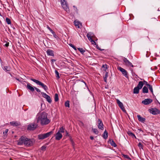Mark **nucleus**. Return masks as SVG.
<instances>
[{"mask_svg": "<svg viewBox=\"0 0 160 160\" xmlns=\"http://www.w3.org/2000/svg\"><path fill=\"white\" fill-rule=\"evenodd\" d=\"M138 146L140 148H143V146L141 142H139L138 145Z\"/></svg>", "mask_w": 160, "mask_h": 160, "instance_id": "nucleus-41", "label": "nucleus"}, {"mask_svg": "<svg viewBox=\"0 0 160 160\" xmlns=\"http://www.w3.org/2000/svg\"><path fill=\"white\" fill-rule=\"evenodd\" d=\"M108 134L106 130H105L102 135L103 138L105 139H107L108 137Z\"/></svg>", "mask_w": 160, "mask_h": 160, "instance_id": "nucleus-20", "label": "nucleus"}, {"mask_svg": "<svg viewBox=\"0 0 160 160\" xmlns=\"http://www.w3.org/2000/svg\"><path fill=\"white\" fill-rule=\"evenodd\" d=\"M30 80L35 82L37 84L41 86L45 91H46L48 89L47 87L39 81L32 78H31Z\"/></svg>", "mask_w": 160, "mask_h": 160, "instance_id": "nucleus-3", "label": "nucleus"}, {"mask_svg": "<svg viewBox=\"0 0 160 160\" xmlns=\"http://www.w3.org/2000/svg\"><path fill=\"white\" fill-rule=\"evenodd\" d=\"M46 147L45 146H42L41 148V149L42 150H45Z\"/></svg>", "mask_w": 160, "mask_h": 160, "instance_id": "nucleus-43", "label": "nucleus"}, {"mask_svg": "<svg viewBox=\"0 0 160 160\" xmlns=\"http://www.w3.org/2000/svg\"><path fill=\"white\" fill-rule=\"evenodd\" d=\"M95 38H96V37L95 36L94 34L93 36L92 37V39H95Z\"/></svg>", "mask_w": 160, "mask_h": 160, "instance_id": "nucleus-51", "label": "nucleus"}, {"mask_svg": "<svg viewBox=\"0 0 160 160\" xmlns=\"http://www.w3.org/2000/svg\"><path fill=\"white\" fill-rule=\"evenodd\" d=\"M143 83L144 84H146L147 87L148 86V85H150L149 84H148V82H147L144 80Z\"/></svg>", "mask_w": 160, "mask_h": 160, "instance_id": "nucleus-48", "label": "nucleus"}, {"mask_svg": "<svg viewBox=\"0 0 160 160\" xmlns=\"http://www.w3.org/2000/svg\"><path fill=\"white\" fill-rule=\"evenodd\" d=\"M92 42V44L93 45H96V43L95 42L94 40H93L92 39H91V40H90Z\"/></svg>", "mask_w": 160, "mask_h": 160, "instance_id": "nucleus-44", "label": "nucleus"}, {"mask_svg": "<svg viewBox=\"0 0 160 160\" xmlns=\"http://www.w3.org/2000/svg\"><path fill=\"white\" fill-rule=\"evenodd\" d=\"M123 61L126 66L128 67L131 66L132 67H133L132 63L126 58H124L123 59Z\"/></svg>", "mask_w": 160, "mask_h": 160, "instance_id": "nucleus-8", "label": "nucleus"}, {"mask_svg": "<svg viewBox=\"0 0 160 160\" xmlns=\"http://www.w3.org/2000/svg\"><path fill=\"white\" fill-rule=\"evenodd\" d=\"M54 100L55 102H57L58 100V95L57 93H56L55 95Z\"/></svg>", "mask_w": 160, "mask_h": 160, "instance_id": "nucleus-31", "label": "nucleus"}, {"mask_svg": "<svg viewBox=\"0 0 160 160\" xmlns=\"http://www.w3.org/2000/svg\"><path fill=\"white\" fill-rule=\"evenodd\" d=\"M150 112L152 114L155 115L159 114L160 111L156 108H152L149 109Z\"/></svg>", "mask_w": 160, "mask_h": 160, "instance_id": "nucleus-6", "label": "nucleus"}, {"mask_svg": "<svg viewBox=\"0 0 160 160\" xmlns=\"http://www.w3.org/2000/svg\"><path fill=\"white\" fill-rule=\"evenodd\" d=\"M55 73L56 74V77H57L58 78H59L60 77L59 76V72H58L57 70H55Z\"/></svg>", "mask_w": 160, "mask_h": 160, "instance_id": "nucleus-38", "label": "nucleus"}, {"mask_svg": "<svg viewBox=\"0 0 160 160\" xmlns=\"http://www.w3.org/2000/svg\"><path fill=\"white\" fill-rule=\"evenodd\" d=\"M62 135L59 132H57L55 135V139L56 140H59L62 138Z\"/></svg>", "mask_w": 160, "mask_h": 160, "instance_id": "nucleus-14", "label": "nucleus"}, {"mask_svg": "<svg viewBox=\"0 0 160 160\" xmlns=\"http://www.w3.org/2000/svg\"><path fill=\"white\" fill-rule=\"evenodd\" d=\"M52 133V131H50L45 134H39L38 135V138L39 139H43L49 137Z\"/></svg>", "mask_w": 160, "mask_h": 160, "instance_id": "nucleus-4", "label": "nucleus"}, {"mask_svg": "<svg viewBox=\"0 0 160 160\" xmlns=\"http://www.w3.org/2000/svg\"><path fill=\"white\" fill-rule=\"evenodd\" d=\"M123 157L124 158H125L128 159H130V157L127 155H125V154H123Z\"/></svg>", "mask_w": 160, "mask_h": 160, "instance_id": "nucleus-40", "label": "nucleus"}, {"mask_svg": "<svg viewBox=\"0 0 160 160\" xmlns=\"http://www.w3.org/2000/svg\"><path fill=\"white\" fill-rule=\"evenodd\" d=\"M78 49L82 54L85 52V50L83 49L82 48H78Z\"/></svg>", "mask_w": 160, "mask_h": 160, "instance_id": "nucleus-33", "label": "nucleus"}, {"mask_svg": "<svg viewBox=\"0 0 160 160\" xmlns=\"http://www.w3.org/2000/svg\"><path fill=\"white\" fill-rule=\"evenodd\" d=\"M148 88L152 92V93L153 94V91L152 86L150 85H148Z\"/></svg>", "mask_w": 160, "mask_h": 160, "instance_id": "nucleus-30", "label": "nucleus"}, {"mask_svg": "<svg viewBox=\"0 0 160 160\" xmlns=\"http://www.w3.org/2000/svg\"><path fill=\"white\" fill-rule=\"evenodd\" d=\"M10 160H12V159L10 158Z\"/></svg>", "mask_w": 160, "mask_h": 160, "instance_id": "nucleus-57", "label": "nucleus"}, {"mask_svg": "<svg viewBox=\"0 0 160 160\" xmlns=\"http://www.w3.org/2000/svg\"><path fill=\"white\" fill-rule=\"evenodd\" d=\"M34 142L33 139L22 136L18 140V144L19 145H22L23 144L26 146H30L33 145Z\"/></svg>", "mask_w": 160, "mask_h": 160, "instance_id": "nucleus-2", "label": "nucleus"}, {"mask_svg": "<svg viewBox=\"0 0 160 160\" xmlns=\"http://www.w3.org/2000/svg\"><path fill=\"white\" fill-rule=\"evenodd\" d=\"M51 61L52 62H55V59H52Z\"/></svg>", "mask_w": 160, "mask_h": 160, "instance_id": "nucleus-53", "label": "nucleus"}, {"mask_svg": "<svg viewBox=\"0 0 160 160\" xmlns=\"http://www.w3.org/2000/svg\"><path fill=\"white\" fill-rule=\"evenodd\" d=\"M34 89H35L38 92H41V91L38 88H36V87H34Z\"/></svg>", "mask_w": 160, "mask_h": 160, "instance_id": "nucleus-47", "label": "nucleus"}, {"mask_svg": "<svg viewBox=\"0 0 160 160\" xmlns=\"http://www.w3.org/2000/svg\"><path fill=\"white\" fill-rule=\"evenodd\" d=\"M41 94L42 96L45 98H46L48 96V95H47L46 93L43 92H42Z\"/></svg>", "mask_w": 160, "mask_h": 160, "instance_id": "nucleus-36", "label": "nucleus"}, {"mask_svg": "<svg viewBox=\"0 0 160 160\" xmlns=\"http://www.w3.org/2000/svg\"><path fill=\"white\" fill-rule=\"evenodd\" d=\"M61 4L63 8L67 12L69 11V8L65 0H61Z\"/></svg>", "mask_w": 160, "mask_h": 160, "instance_id": "nucleus-5", "label": "nucleus"}, {"mask_svg": "<svg viewBox=\"0 0 160 160\" xmlns=\"http://www.w3.org/2000/svg\"><path fill=\"white\" fill-rule=\"evenodd\" d=\"M8 129H6L5 131L3 132V133L4 134H6L8 132Z\"/></svg>", "mask_w": 160, "mask_h": 160, "instance_id": "nucleus-46", "label": "nucleus"}, {"mask_svg": "<svg viewBox=\"0 0 160 160\" xmlns=\"http://www.w3.org/2000/svg\"><path fill=\"white\" fill-rule=\"evenodd\" d=\"M47 28L50 31L52 34H53L54 33V32H53V31L48 26H47Z\"/></svg>", "mask_w": 160, "mask_h": 160, "instance_id": "nucleus-39", "label": "nucleus"}, {"mask_svg": "<svg viewBox=\"0 0 160 160\" xmlns=\"http://www.w3.org/2000/svg\"><path fill=\"white\" fill-rule=\"evenodd\" d=\"M128 134L129 135L132 136V137H133L136 138V137H135V135H134V134L133 133H132V132H128Z\"/></svg>", "mask_w": 160, "mask_h": 160, "instance_id": "nucleus-37", "label": "nucleus"}, {"mask_svg": "<svg viewBox=\"0 0 160 160\" xmlns=\"http://www.w3.org/2000/svg\"><path fill=\"white\" fill-rule=\"evenodd\" d=\"M92 130L96 134H98L99 133V132L98 130L96 128H93L92 129Z\"/></svg>", "mask_w": 160, "mask_h": 160, "instance_id": "nucleus-29", "label": "nucleus"}, {"mask_svg": "<svg viewBox=\"0 0 160 160\" xmlns=\"http://www.w3.org/2000/svg\"><path fill=\"white\" fill-rule=\"evenodd\" d=\"M69 134L67 131H66L65 136H69Z\"/></svg>", "mask_w": 160, "mask_h": 160, "instance_id": "nucleus-49", "label": "nucleus"}, {"mask_svg": "<svg viewBox=\"0 0 160 160\" xmlns=\"http://www.w3.org/2000/svg\"><path fill=\"white\" fill-rule=\"evenodd\" d=\"M47 53L48 55L54 56L53 51L50 50H48L47 51Z\"/></svg>", "mask_w": 160, "mask_h": 160, "instance_id": "nucleus-19", "label": "nucleus"}, {"mask_svg": "<svg viewBox=\"0 0 160 160\" xmlns=\"http://www.w3.org/2000/svg\"><path fill=\"white\" fill-rule=\"evenodd\" d=\"M37 127V125L34 123L30 124L28 125V129L29 130H33L36 128Z\"/></svg>", "mask_w": 160, "mask_h": 160, "instance_id": "nucleus-11", "label": "nucleus"}, {"mask_svg": "<svg viewBox=\"0 0 160 160\" xmlns=\"http://www.w3.org/2000/svg\"><path fill=\"white\" fill-rule=\"evenodd\" d=\"M108 72H106L105 73L104 76L103 77L104 81L105 82H107V78L108 77Z\"/></svg>", "mask_w": 160, "mask_h": 160, "instance_id": "nucleus-23", "label": "nucleus"}, {"mask_svg": "<svg viewBox=\"0 0 160 160\" xmlns=\"http://www.w3.org/2000/svg\"><path fill=\"white\" fill-rule=\"evenodd\" d=\"M37 121L38 123L40 122L42 125H47L50 122V120L47 118V114L44 112L37 114Z\"/></svg>", "mask_w": 160, "mask_h": 160, "instance_id": "nucleus-1", "label": "nucleus"}, {"mask_svg": "<svg viewBox=\"0 0 160 160\" xmlns=\"http://www.w3.org/2000/svg\"><path fill=\"white\" fill-rule=\"evenodd\" d=\"M144 83L142 81H140L138 83L137 86V88H138L140 89H141Z\"/></svg>", "mask_w": 160, "mask_h": 160, "instance_id": "nucleus-18", "label": "nucleus"}, {"mask_svg": "<svg viewBox=\"0 0 160 160\" xmlns=\"http://www.w3.org/2000/svg\"><path fill=\"white\" fill-rule=\"evenodd\" d=\"M137 118L138 120L142 122H144L145 120V118L141 117L140 115H138Z\"/></svg>", "mask_w": 160, "mask_h": 160, "instance_id": "nucleus-17", "label": "nucleus"}, {"mask_svg": "<svg viewBox=\"0 0 160 160\" xmlns=\"http://www.w3.org/2000/svg\"><path fill=\"white\" fill-rule=\"evenodd\" d=\"M6 21L7 23L8 24H10L11 23V20L8 18H6Z\"/></svg>", "mask_w": 160, "mask_h": 160, "instance_id": "nucleus-35", "label": "nucleus"}, {"mask_svg": "<svg viewBox=\"0 0 160 160\" xmlns=\"http://www.w3.org/2000/svg\"><path fill=\"white\" fill-rule=\"evenodd\" d=\"M73 7L75 8V9H76L75 10L76 11H77V8L76 7H75V6H73Z\"/></svg>", "mask_w": 160, "mask_h": 160, "instance_id": "nucleus-54", "label": "nucleus"}, {"mask_svg": "<svg viewBox=\"0 0 160 160\" xmlns=\"http://www.w3.org/2000/svg\"><path fill=\"white\" fill-rule=\"evenodd\" d=\"M98 127L99 129L101 130H103L104 129L103 125L102 120L100 119H98Z\"/></svg>", "mask_w": 160, "mask_h": 160, "instance_id": "nucleus-12", "label": "nucleus"}, {"mask_svg": "<svg viewBox=\"0 0 160 160\" xmlns=\"http://www.w3.org/2000/svg\"><path fill=\"white\" fill-rule=\"evenodd\" d=\"M47 101L49 103H51L52 102V100L49 96H48L46 98Z\"/></svg>", "mask_w": 160, "mask_h": 160, "instance_id": "nucleus-32", "label": "nucleus"}, {"mask_svg": "<svg viewBox=\"0 0 160 160\" xmlns=\"http://www.w3.org/2000/svg\"><path fill=\"white\" fill-rule=\"evenodd\" d=\"M140 89L137 87H135L133 89V93L135 94H138L139 92Z\"/></svg>", "mask_w": 160, "mask_h": 160, "instance_id": "nucleus-22", "label": "nucleus"}, {"mask_svg": "<svg viewBox=\"0 0 160 160\" xmlns=\"http://www.w3.org/2000/svg\"><path fill=\"white\" fill-rule=\"evenodd\" d=\"M74 24L76 27L78 28H80L82 26L81 23L76 20L74 21Z\"/></svg>", "mask_w": 160, "mask_h": 160, "instance_id": "nucleus-13", "label": "nucleus"}, {"mask_svg": "<svg viewBox=\"0 0 160 160\" xmlns=\"http://www.w3.org/2000/svg\"><path fill=\"white\" fill-rule=\"evenodd\" d=\"M65 105L66 107H69V103L68 101H67L65 102Z\"/></svg>", "mask_w": 160, "mask_h": 160, "instance_id": "nucleus-34", "label": "nucleus"}, {"mask_svg": "<svg viewBox=\"0 0 160 160\" xmlns=\"http://www.w3.org/2000/svg\"><path fill=\"white\" fill-rule=\"evenodd\" d=\"M117 102L120 108L122 110V111L124 112H126V110L125 109V108H124V107L122 103L118 99L117 100Z\"/></svg>", "mask_w": 160, "mask_h": 160, "instance_id": "nucleus-10", "label": "nucleus"}, {"mask_svg": "<svg viewBox=\"0 0 160 160\" xmlns=\"http://www.w3.org/2000/svg\"><path fill=\"white\" fill-rule=\"evenodd\" d=\"M3 69L6 71H9L10 70V68L8 66H4Z\"/></svg>", "mask_w": 160, "mask_h": 160, "instance_id": "nucleus-26", "label": "nucleus"}, {"mask_svg": "<svg viewBox=\"0 0 160 160\" xmlns=\"http://www.w3.org/2000/svg\"><path fill=\"white\" fill-rule=\"evenodd\" d=\"M117 69L118 70L121 71L122 74H123L126 78H128L127 72L125 69L122 68L121 67H118L117 68Z\"/></svg>", "mask_w": 160, "mask_h": 160, "instance_id": "nucleus-7", "label": "nucleus"}, {"mask_svg": "<svg viewBox=\"0 0 160 160\" xmlns=\"http://www.w3.org/2000/svg\"><path fill=\"white\" fill-rule=\"evenodd\" d=\"M27 88L32 92H33L34 91V87H32L31 84L29 83L27 84Z\"/></svg>", "mask_w": 160, "mask_h": 160, "instance_id": "nucleus-15", "label": "nucleus"}, {"mask_svg": "<svg viewBox=\"0 0 160 160\" xmlns=\"http://www.w3.org/2000/svg\"><path fill=\"white\" fill-rule=\"evenodd\" d=\"M78 124H79V126L81 127L84 126L83 123L81 121H79Z\"/></svg>", "mask_w": 160, "mask_h": 160, "instance_id": "nucleus-42", "label": "nucleus"}, {"mask_svg": "<svg viewBox=\"0 0 160 160\" xmlns=\"http://www.w3.org/2000/svg\"><path fill=\"white\" fill-rule=\"evenodd\" d=\"M97 48L99 49V50H100V48H99V47H97Z\"/></svg>", "mask_w": 160, "mask_h": 160, "instance_id": "nucleus-55", "label": "nucleus"}, {"mask_svg": "<svg viewBox=\"0 0 160 160\" xmlns=\"http://www.w3.org/2000/svg\"><path fill=\"white\" fill-rule=\"evenodd\" d=\"M11 125L14 126H18L19 125V124L16 122H10Z\"/></svg>", "mask_w": 160, "mask_h": 160, "instance_id": "nucleus-24", "label": "nucleus"}, {"mask_svg": "<svg viewBox=\"0 0 160 160\" xmlns=\"http://www.w3.org/2000/svg\"><path fill=\"white\" fill-rule=\"evenodd\" d=\"M90 139H91V140H93V137H92V136H91L90 137Z\"/></svg>", "mask_w": 160, "mask_h": 160, "instance_id": "nucleus-52", "label": "nucleus"}, {"mask_svg": "<svg viewBox=\"0 0 160 160\" xmlns=\"http://www.w3.org/2000/svg\"><path fill=\"white\" fill-rule=\"evenodd\" d=\"M110 143L111 145L113 146L114 147H115L117 146V145L114 141L113 140H110Z\"/></svg>", "mask_w": 160, "mask_h": 160, "instance_id": "nucleus-25", "label": "nucleus"}, {"mask_svg": "<svg viewBox=\"0 0 160 160\" xmlns=\"http://www.w3.org/2000/svg\"><path fill=\"white\" fill-rule=\"evenodd\" d=\"M102 68L104 71L106 72L108 68L107 65V64L103 65L102 67Z\"/></svg>", "mask_w": 160, "mask_h": 160, "instance_id": "nucleus-27", "label": "nucleus"}, {"mask_svg": "<svg viewBox=\"0 0 160 160\" xmlns=\"http://www.w3.org/2000/svg\"><path fill=\"white\" fill-rule=\"evenodd\" d=\"M64 128L63 127H62L59 129L58 132L61 133H63L64 132Z\"/></svg>", "mask_w": 160, "mask_h": 160, "instance_id": "nucleus-28", "label": "nucleus"}, {"mask_svg": "<svg viewBox=\"0 0 160 160\" xmlns=\"http://www.w3.org/2000/svg\"><path fill=\"white\" fill-rule=\"evenodd\" d=\"M152 100L151 99H146L142 102V103L146 105H148L152 102Z\"/></svg>", "mask_w": 160, "mask_h": 160, "instance_id": "nucleus-9", "label": "nucleus"}, {"mask_svg": "<svg viewBox=\"0 0 160 160\" xmlns=\"http://www.w3.org/2000/svg\"><path fill=\"white\" fill-rule=\"evenodd\" d=\"M93 33L91 32H90L87 34V36L89 40L92 39V37L93 36Z\"/></svg>", "mask_w": 160, "mask_h": 160, "instance_id": "nucleus-16", "label": "nucleus"}, {"mask_svg": "<svg viewBox=\"0 0 160 160\" xmlns=\"http://www.w3.org/2000/svg\"><path fill=\"white\" fill-rule=\"evenodd\" d=\"M142 91L143 93H148V89L147 87L144 86L142 88Z\"/></svg>", "mask_w": 160, "mask_h": 160, "instance_id": "nucleus-21", "label": "nucleus"}, {"mask_svg": "<svg viewBox=\"0 0 160 160\" xmlns=\"http://www.w3.org/2000/svg\"><path fill=\"white\" fill-rule=\"evenodd\" d=\"M5 45L7 47H8L9 46V43L8 42L6 43Z\"/></svg>", "mask_w": 160, "mask_h": 160, "instance_id": "nucleus-50", "label": "nucleus"}, {"mask_svg": "<svg viewBox=\"0 0 160 160\" xmlns=\"http://www.w3.org/2000/svg\"><path fill=\"white\" fill-rule=\"evenodd\" d=\"M69 45L72 48L74 49H75V50H76V48L73 45H72V44H69Z\"/></svg>", "mask_w": 160, "mask_h": 160, "instance_id": "nucleus-45", "label": "nucleus"}, {"mask_svg": "<svg viewBox=\"0 0 160 160\" xmlns=\"http://www.w3.org/2000/svg\"><path fill=\"white\" fill-rule=\"evenodd\" d=\"M153 19L155 20V21H156V20L155 19Z\"/></svg>", "mask_w": 160, "mask_h": 160, "instance_id": "nucleus-56", "label": "nucleus"}]
</instances>
